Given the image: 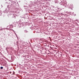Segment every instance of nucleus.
<instances>
[{"mask_svg":"<svg viewBox=\"0 0 79 79\" xmlns=\"http://www.w3.org/2000/svg\"><path fill=\"white\" fill-rule=\"evenodd\" d=\"M61 3H62V4H64V2H63V1H61Z\"/></svg>","mask_w":79,"mask_h":79,"instance_id":"f257e3e1","label":"nucleus"},{"mask_svg":"<svg viewBox=\"0 0 79 79\" xmlns=\"http://www.w3.org/2000/svg\"><path fill=\"white\" fill-rule=\"evenodd\" d=\"M1 69H3V67H1L0 68Z\"/></svg>","mask_w":79,"mask_h":79,"instance_id":"f03ea898","label":"nucleus"}]
</instances>
